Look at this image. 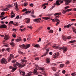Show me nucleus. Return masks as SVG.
<instances>
[{"instance_id":"9d476101","label":"nucleus","mask_w":76,"mask_h":76,"mask_svg":"<svg viewBox=\"0 0 76 76\" xmlns=\"http://www.w3.org/2000/svg\"><path fill=\"white\" fill-rule=\"evenodd\" d=\"M26 22V23H28L31 22V19L29 18H27L25 19Z\"/></svg>"},{"instance_id":"412c9836","label":"nucleus","mask_w":76,"mask_h":76,"mask_svg":"<svg viewBox=\"0 0 76 76\" xmlns=\"http://www.w3.org/2000/svg\"><path fill=\"white\" fill-rule=\"evenodd\" d=\"M42 18L43 19H45V20H48V19H50V18H48L47 17H42Z\"/></svg>"},{"instance_id":"f8f14e48","label":"nucleus","mask_w":76,"mask_h":76,"mask_svg":"<svg viewBox=\"0 0 76 76\" xmlns=\"http://www.w3.org/2000/svg\"><path fill=\"white\" fill-rule=\"evenodd\" d=\"M7 26L6 24H3L0 26V28H6Z\"/></svg>"},{"instance_id":"423d86ee","label":"nucleus","mask_w":76,"mask_h":76,"mask_svg":"<svg viewBox=\"0 0 76 76\" xmlns=\"http://www.w3.org/2000/svg\"><path fill=\"white\" fill-rule=\"evenodd\" d=\"M22 64H23V63H21V64H20L19 62H17V66L19 67L22 68V67H25V66H26V64H23L22 65Z\"/></svg>"},{"instance_id":"4be33fe9","label":"nucleus","mask_w":76,"mask_h":76,"mask_svg":"<svg viewBox=\"0 0 76 76\" xmlns=\"http://www.w3.org/2000/svg\"><path fill=\"white\" fill-rule=\"evenodd\" d=\"M32 73V72H28L26 76H31V75Z\"/></svg>"},{"instance_id":"603ef678","label":"nucleus","mask_w":76,"mask_h":76,"mask_svg":"<svg viewBox=\"0 0 76 76\" xmlns=\"http://www.w3.org/2000/svg\"><path fill=\"white\" fill-rule=\"evenodd\" d=\"M30 6L31 7H33V6H34V5H33V4H30Z\"/></svg>"},{"instance_id":"b1692460","label":"nucleus","mask_w":76,"mask_h":76,"mask_svg":"<svg viewBox=\"0 0 76 76\" xmlns=\"http://www.w3.org/2000/svg\"><path fill=\"white\" fill-rule=\"evenodd\" d=\"M21 61L22 62H25V64H26V62H27V61H28V60L25 59H21Z\"/></svg>"},{"instance_id":"a18cd8bd","label":"nucleus","mask_w":76,"mask_h":76,"mask_svg":"<svg viewBox=\"0 0 76 76\" xmlns=\"http://www.w3.org/2000/svg\"><path fill=\"white\" fill-rule=\"evenodd\" d=\"M7 18V16H6L5 17H4L3 18H1V20H3V19H5V18Z\"/></svg>"},{"instance_id":"ddd939ff","label":"nucleus","mask_w":76,"mask_h":76,"mask_svg":"<svg viewBox=\"0 0 76 76\" xmlns=\"http://www.w3.org/2000/svg\"><path fill=\"white\" fill-rule=\"evenodd\" d=\"M59 54L58 52L56 53H55V55L53 56V58H57V56H59Z\"/></svg>"},{"instance_id":"09e8293b","label":"nucleus","mask_w":76,"mask_h":76,"mask_svg":"<svg viewBox=\"0 0 76 76\" xmlns=\"http://www.w3.org/2000/svg\"><path fill=\"white\" fill-rule=\"evenodd\" d=\"M25 28H24V29H22L21 28H20V30L21 31H25Z\"/></svg>"},{"instance_id":"e433bc0d","label":"nucleus","mask_w":76,"mask_h":76,"mask_svg":"<svg viewBox=\"0 0 76 76\" xmlns=\"http://www.w3.org/2000/svg\"><path fill=\"white\" fill-rule=\"evenodd\" d=\"M13 21H10L9 23V25H10V23H12V24H13Z\"/></svg>"},{"instance_id":"2eb2a0df","label":"nucleus","mask_w":76,"mask_h":76,"mask_svg":"<svg viewBox=\"0 0 76 76\" xmlns=\"http://www.w3.org/2000/svg\"><path fill=\"white\" fill-rule=\"evenodd\" d=\"M62 39H63V40H64V41H66V39H67V37H66V36L64 35H62Z\"/></svg>"},{"instance_id":"39448f33","label":"nucleus","mask_w":76,"mask_h":76,"mask_svg":"<svg viewBox=\"0 0 76 76\" xmlns=\"http://www.w3.org/2000/svg\"><path fill=\"white\" fill-rule=\"evenodd\" d=\"M21 48H24V49H27L29 47H30V44H27L26 45H21L20 46Z\"/></svg>"},{"instance_id":"ea45409f","label":"nucleus","mask_w":76,"mask_h":76,"mask_svg":"<svg viewBox=\"0 0 76 76\" xmlns=\"http://www.w3.org/2000/svg\"><path fill=\"white\" fill-rule=\"evenodd\" d=\"M76 42V40H72L69 42L71 43H73V42Z\"/></svg>"},{"instance_id":"5701e85b","label":"nucleus","mask_w":76,"mask_h":76,"mask_svg":"<svg viewBox=\"0 0 76 76\" xmlns=\"http://www.w3.org/2000/svg\"><path fill=\"white\" fill-rule=\"evenodd\" d=\"M41 19V18H37L36 19H35L34 20H35V21H37V22H39V20H40Z\"/></svg>"},{"instance_id":"7c9ffc66","label":"nucleus","mask_w":76,"mask_h":76,"mask_svg":"<svg viewBox=\"0 0 76 76\" xmlns=\"http://www.w3.org/2000/svg\"><path fill=\"white\" fill-rule=\"evenodd\" d=\"M2 10H3L4 11H6L7 10H9V9L8 8H4L2 9Z\"/></svg>"},{"instance_id":"13d9d810","label":"nucleus","mask_w":76,"mask_h":76,"mask_svg":"<svg viewBox=\"0 0 76 76\" xmlns=\"http://www.w3.org/2000/svg\"><path fill=\"white\" fill-rule=\"evenodd\" d=\"M51 20H52L53 22H56V20H54V19H51Z\"/></svg>"},{"instance_id":"6ab92c4d","label":"nucleus","mask_w":76,"mask_h":76,"mask_svg":"<svg viewBox=\"0 0 76 76\" xmlns=\"http://www.w3.org/2000/svg\"><path fill=\"white\" fill-rule=\"evenodd\" d=\"M13 6V5L10 4L8 5L7 7H6L7 8H11V7H12Z\"/></svg>"},{"instance_id":"bf43d9fd","label":"nucleus","mask_w":76,"mask_h":76,"mask_svg":"<svg viewBox=\"0 0 76 76\" xmlns=\"http://www.w3.org/2000/svg\"><path fill=\"white\" fill-rule=\"evenodd\" d=\"M24 6H27L28 5V4L27 3H25L24 4Z\"/></svg>"},{"instance_id":"4468645a","label":"nucleus","mask_w":76,"mask_h":76,"mask_svg":"<svg viewBox=\"0 0 76 76\" xmlns=\"http://www.w3.org/2000/svg\"><path fill=\"white\" fill-rule=\"evenodd\" d=\"M15 6L16 7L15 9L16 10H18L19 9H18V3L17 2H16L14 4Z\"/></svg>"},{"instance_id":"052dcab7","label":"nucleus","mask_w":76,"mask_h":76,"mask_svg":"<svg viewBox=\"0 0 76 76\" xmlns=\"http://www.w3.org/2000/svg\"><path fill=\"white\" fill-rule=\"evenodd\" d=\"M71 20L72 21H75V20H76V19H71Z\"/></svg>"},{"instance_id":"0eeeda50","label":"nucleus","mask_w":76,"mask_h":76,"mask_svg":"<svg viewBox=\"0 0 76 76\" xmlns=\"http://www.w3.org/2000/svg\"><path fill=\"white\" fill-rule=\"evenodd\" d=\"M1 64H6L7 63V60L5 58H3L1 59Z\"/></svg>"},{"instance_id":"49530a36","label":"nucleus","mask_w":76,"mask_h":76,"mask_svg":"<svg viewBox=\"0 0 76 76\" xmlns=\"http://www.w3.org/2000/svg\"><path fill=\"white\" fill-rule=\"evenodd\" d=\"M60 67H64V64H61L60 65Z\"/></svg>"},{"instance_id":"473e14b6","label":"nucleus","mask_w":76,"mask_h":76,"mask_svg":"<svg viewBox=\"0 0 76 76\" xmlns=\"http://www.w3.org/2000/svg\"><path fill=\"white\" fill-rule=\"evenodd\" d=\"M17 62V61L16 60H13L12 61V63H15L16 62Z\"/></svg>"},{"instance_id":"cd10ccee","label":"nucleus","mask_w":76,"mask_h":76,"mask_svg":"<svg viewBox=\"0 0 76 76\" xmlns=\"http://www.w3.org/2000/svg\"><path fill=\"white\" fill-rule=\"evenodd\" d=\"M10 45H11L12 46V47H14V46H15V43L14 42H12L11 43H10Z\"/></svg>"},{"instance_id":"4d7b16f0","label":"nucleus","mask_w":76,"mask_h":76,"mask_svg":"<svg viewBox=\"0 0 76 76\" xmlns=\"http://www.w3.org/2000/svg\"><path fill=\"white\" fill-rule=\"evenodd\" d=\"M56 44H55V45H53L52 46V47H53V48H54V47H56Z\"/></svg>"},{"instance_id":"69168bd1","label":"nucleus","mask_w":76,"mask_h":76,"mask_svg":"<svg viewBox=\"0 0 76 76\" xmlns=\"http://www.w3.org/2000/svg\"><path fill=\"white\" fill-rule=\"evenodd\" d=\"M59 23H60L59 22H57V23L56 24V26H58V25Z\"/></svg>"},{"instance_id":"7ed1b4c3","label":"nucleus","mask_w":76,"mask_h":76,"mask_svg":"<svg viewBox=\"0 0 76 76\" xmlns=\"http://www.w3.org/2000/svg\"><path fill=\"white\" fill-rule=\"evenodd\" d=\"M13 67H12V66H10L9 67V69H12V72H14V71H15L16 69H17V62L15 63V64H13Z\"/></svg>"},{"instance_id":"680f3d73","label":"nucleus","mask_w":76,"mask_h":76,"mask_svg":"<svg viewBox=\"0 0 76 76\" xmlns=\"http://www.w3.org/2000/svg\"><path fill=\"white\" fill-rule=\"evenodd\" d=\"M41 38L40 37L39 38V41H38V42H39V41L40 42H41Z\"/></svg>"},{"instance_id":"c85d7f7f","label":"nucleus","mask_w":76,"mask_h":76,"mask_svg":"<svg viewBox=\"0 0 76 76\" xmlns=\"http://www.w3.org/2000/svg\"><path fill=\"white\" fill-rule=\"evenodd\" d=\"M11 58H14V56H13V54H10V57Z\"/></svg>"},{"instance_id":"f257e3e1","label":"nucleus","mask_w":76,"mask_h":76,"mask_svg":"<svg viewBox=\"0 0 76 76\" xmlns=\"http://www.w3.org/2000/svg\"><path fill=\"white\" fill-rule=\"evenodd\" d=\"M63 1H64L66 4L67 5L69 4L70 2H71L72 0H59V1H57L56 2L55 5L59 6L61 3H63Z\"/></svg>"},{"instance_id":"393cba45","label":"nucleus","mask_w":76,"mask_h":76,"mask_svg":"<svg viewBox=\"0 0 76 76\" xmlns=\"http://www.w3.org/2000/svg\"><path fill=\"white\" fill-rule=\"evenodd\" d=\"M4 15V12H3L1 13V16H0L1 18H3L4 17V16H3V15Z\"/></svg>"},{"instance_id":"a211bd4d","label":"nucleus","mask_w":76,"mask_h":76,"mask_svg":"<svg viewBox=\"0 0 76 76\" xmlns=\"http://www.w3.org/2000/svg\"><path fill=\"white\" fill-rule=\"evenodd\" d=\"M72 25V24H69V25L65 26H64V28H69L70 27V26H71Z\"/></svg>"},{"instance_id":"5fc2aeb1","label":"nucleus","mask_w":76,"mask_h":76,"mask_svg":"<svg viewBox=\"0 0 76 76\" xmlns=\"http://www.w3.org/2000/svg\"><path fill=\"white\" fill-rule=\"evenodd\" d=\"M13 25H15V26H18V23H16V24H15L13 23Z\"/></svg>"},{"instance_id":"c03bdc74","label":"nucleus","mask_w":76,"mask_h":76,"mask_svg":"<svg viewBox=\"0 0 76 76\" xmlns=\"http://www.w3.org/2000/svg\"><path fill=\"white\" fill-rule=\"evenodd\" d=\"M55 76H59V74L58 72H56V74H55Z\"/></svg>"},{"instance_id":"f704fd0d","label":"nucleus","mask_w":76,"mask_h":76,"mask_svg":"<svg viewBox=\"0 0 76 76\" xmlns=\"http://www.w3.org/2000/svg\"><path fill=\"white\" fill-rule=\"evenodd\" d=\"M53 32H54V31H53V30H50L49 31V33H53Z\"/></svg>"},{"instance_id":"9b49d317","label":"nucleus","mask_w":76,"mask_h":76,"mask_svg":"<svg viewBox=\"0 0 76 76\" xmlns=\"http://www.w3.org/2000/svg\"><path fill=\"white\" fill-rule=\"evenodd\" d=\"M10 38V36L9 35H6L4 36V39L5 40H7L8 39H9Z\"/></svg>"},{"instance_id":"de8ad7c7","label":"nucleus","mask_w":76,"mask_h":76,"mask_svg":"<svg viewBox=\"0 0 76 76\" xmlns=\"http://www.w3.org/2000/svg\"><path fill=\"white\" fill-rule=\"evenodd\" d=\"M69 7L67 6L65 7V10H66V9H69Z\"/></svg>"},{"instance_id":"f03ea898","label":"nucleus","mask_w":76,"mask_h":76,"mask_svg":"<svg viewBox=\"0 0 76 76\" xmlns=\"http://www.w3.org/2000/svg\"><path fill=\"white\" fill-rule=\"evenodd\" d=\"M38 65H36V68L34 69L33 71V73L35 74L36 75H37L38 74V72H37V70L38 69H38L39 70H44V67H39L38 66Z\"/></svg>"},{"instance_id":"aec40b11","label":"nucleus","mask_w":76,"mask_h":76,"mask_svg":"<svg viewBox=\"0 0 76 76\" xmlns=\"http://www.w3.org/2000/svg\"><path fill=\"white\" fill-rule=\"evenodd\" d=\"M20 73V74L22 75L23 76H25V72L21 71Z\"/></svg>"},{"instance_id":"a878e982","label":"nucleus","mask_w":76,"mask_h":76,"mask_svg":"<svg viewBox=\"0 0 76 76\" xmlns=\"http://www.w3.org/2000/svg\"><path fill=\"white\" fill-rule=\"evenodd\" d=\"M46 63H50V58H47L46 59Z\"/></svg>"},{"instance_id":"2f4dec72","label":"nucleus","mask_w":76,"mask_h":76,"mask_svg":"<svg viewBox=\"0 0 76 76\" xmlns=\"http://www.w3.org/2000/svg\"><path fill=\"white\" fill-rule=\"evenodd\" d=\"M34 47L37 48H38V47H39V45L38 44H36L34 45Z\"/></svg>"},{"instance_id":"e2e57ef3","label":"nucleus","mask_w":76,"mask_h":76,"mask_svg":"<svg viewBox=\"0 0 76 76\" xmlns=\"http://www.w3.org/2000/svg\"><path fill=\"white\" fill-rule=\"evenodd\" d=\"M40 29H41V28H39L37 30V31H38L39 30H40Z\"/></svg>"},{"instance_id":"72a5a7b5","label":"nucleus","mask_w":76,"mask_h":76,"mask_svg":"<svg viewBox=\"0 0 76 76\" xmlns=\"http://www.w3.org/2000/svg\"><path fill=\"white\" fill-rule=\"evenodd\" d=\"M71 75L72 76H75L76 75V72L74 73H72Z\"/></svg>"},{"instance_id":"1a4fd4ad","label":"nucleus","mask_w":76,"mask_h":76,"mask_svg":"<svg viewBox=\"0 0 76 76\" xmlns=\"http://www.w3.org/2000/svg\"><path fill=\"white\" fill-rule=\"evenodd\" d=\"M72 10V9H68L66 10H63L62 12V13L63 14H65L66 12H70Z\"/></svg>"},{"instance_id":"bb28decb","label":"nucleus","mask_w":76,"mask_h":76,"mask_svg":"<svg viewBox=\"0 0 76 76\" xmlns=\"http://www.w3.org/2000/svg\"><path fill=\"white\" fill-rule=\"evenodd\" d=\"M31 11H27L24 13V15H26V14H28V13H29L31 12Z\"/></svg>"},{"instance_id":"864d4df0","label":"nucleus","mask_w":76,"mask_h":76,"mask_svg":"<svg viewBox=\"0 0 76 76\" xmlns=\"http://www.w3.org/2000/svg\"><path fill=\"white\" fill-rule=\"evenodd\" d=\"M56 22H60V20H58V19H57L56 21Z\"/></svg>"},{"instance_id":"58836bf2","label":"nucleus","mask_w":76,"mask_h":76,"mask_svg":"<svg viewBox=\"0 0 76 76\" xmlns=\"http://www.w3.org/2000/svg\"><path fill=\"white\" fill-rule=\"evenodd\" d=\"M12 37H13L14 38H16V35L15 34H12Z\"/></svg>"},{"instance_id":"6e6d98bb","label":"nucleus","mask_w":76,"mask_h":76,"mask_svg":"<svg viewBox=\"0 0 76 76\" xmlns=\"http://www.w3.org/2000/svg\"><path fill=\"white\" fill-rule=\"evenodd\" d=\"M39 58L37 57H36L35 58V59L36 60H39Z\"/></svg>"},{"instance_id":"8fccbe9b","label":"nucleus","mask_w":76,"mask_h":76,"mask_svg":"<svg viewBox=\"0 0 76 76\" xmlns=\"http://www.w3.org/2000/svg\"><path fill=\"white\" fill-rule=\"evenodd\" d=\"M62 72L63 74H65V73H66V71L65 70H64L62 71Z\"/></svg>"},{"instance_id":"4c0bfd02","label":"nucleus","mask_w":76,"mask_h":76,"mask_svg":"<svg viewBox=\"0 0 76 76\" xmlns=\"http://www.w3.org/2000/svg\"><path fill=\"white\" fill-rule=\"evenodd\" d=\"M71 37L70 36H68L66 37V39H71Z\"/></svg>"},{"instance_id":"0e129e2a","label":"nucleus","mask_w":76,"mask_h":76,"mask_svg":"<svg viewBox=\"0 0 76 76\" xmlns=\"http://www.w3.org/2000/svg\"><path fill=\"white\" fill-rule=\"evenodd\" d=\"M66 64H69V61H67L66 63Z\"/></svg>"},{"instance_id":"37998d69","label":"nucleus","mask_w":76,"mask_h":76,"mask_svg":"<svg viewBox=\"0 0 76 76\" xmlns=\"http://www.w3.org/2000/svg\"><path fill=\"white\" fill-rule=\"evenodd\" d=\"M23 12H26V11H27V9L26 8L22 10Z\"/></svg>"},{"instance_id":"c9c22d12","label":"nucleus","mask_w":76,"mask_h":76,"mask_svg":"<svg viewBox=\"0 0 76 76\" xmlns=\"http://www.w3.org/2000/svg\"><path fill=\"white\" fill-rule=\"evenodd\" d=\"M8 62H10L11 60H12V58L11 57H10L8 58Z\"/></svg>"},{"instance_id":"c756f323","label":"nucleus","mask_w":76,"mask_h":76,"mask_svg":"<svg viewBox=\"0 0 76 76\" xmlns=\"http://www.w3.org/2000/svg\"><path fill=\"white\" fill-rule=\"evenodd\" d=\"M52 69L54 72H56V71L57 70V69H56V67H53L52 68Z\"/></svg>"},{"instance_id":"3c124183","label":"nucleus","mask_w":76,"mask_h":76,"mask_svg":"<svg viewBox=\"0 0 76 76\" xmlns=\"http://www.w3.org/2000/svg\"><path fill=\"white\" fill-rule=\"evenodd\" d=\"M19 18V15H18L16 16L15 19H18Z\"/></svg>"},{"instance_id":"79ce46f5","label":"nucleus","mask_w":76,"mask_h":76,"mask_svg":"<svg viewBox=\"0 0 76 76\" xmlns=\"http://www.w3.org/2000/svg\"><path fill=\"white\" fill-rule=\"evenodd\" d=\"M72 29L73 31V32H75V33L76 32V29L74 28H73Z\"/></svg>"},{"instance_id":"dca6fc26","label":"nucleus","mask_w":76,"mask_h":76,"mask_svg":"<svg viewBox=\"0 0 76 76\" xmlns=\"http://www.w3.org/2000/svg\"><path fill=\"white\" fill-rule=\"evenodd\" d=\"M16 41L17 42H19L20 41H22V39L21 38V37H19V39H15Z\"/></svg>"},{"instance_id":"6e6552de","label":"nucleus","mask_w":76,"mask_h":76,"mask_svg":"<svg viewBox=\"0 0 76 76\" xmlns=\"http://www.w3.org/2000/svg\"><path fill=\"white\" fill-rule=\"evenodd\" d=\"M46 52L44 55H42L41 57H44L47 54H48L49 52V48H47L46 49Z\"/></svg>"},{"instance_id":"f3484780","label":"nucleus","mask_w":76,"mask_h":76,"mask_svg":"<svg viewBox=\"0 0 76 76\" xmlns=\"http://www.w3.org/2000/svg\"><path fill=\"white\" fill-rule=\"evenodd\" d=\"M45 5H48V3H45L42 5V7H44H44H43L44 9H45L46 8V6H45Z\"/></svg>"},{"instance_id":"774afa93","label":"nucleus","mask_w":76,"mask_h":76,"mask_svg":"<svg viewBox=\"0 0 76 76\" xmlns=\"http://www.w3.org/2000/svg\"><path fill=\"white\" fill-rule=\"evenodd\" d=\"M49 54L50 55H52V54H53V53H52L51 52H50L49 53Z\"/></svg>"},{"instance_id":"a19ab883","label":"nucleus","mask_w":76,"mask_h":76,"mask_svg":"<svg viewBox=\"0 0 76 76\" xmlns=\"http://www.w3.org/2000/svg\"><path fill=\"white\" fill-rule=\"evenodd\" d=\"M15 14H14L13 15H12L11 16V19H12V18H14V17H15Z\"/></svg>"},{"instance_id":"338daca9","label":"nucleus","mask_w":76,"mask_h":76,"mask_svg":"<svg viewBox=\"0 0 76 76\" xmlns=\"http://www.w3.org/2000/svg\"><path fill=\"white\" fill-rule=\"evenodd\" d=\"M23 41H24V42H25L26 41V38H24L23 39Z\"/></svg>"},{"instance_id":"20e7f679","label":"nucleus","mask_w":76,"mask_h":76,"mask_svg":"<svg viewBox=\"0 0 76 76\" xmlns=\"http://www.w3.org/2000/svg\"><path fill=\"white\" fill-rule=\"evenodd\" d=\"M55 48L56 49L58 48V49H59V50H63V53H66V51H67V48L66 47L64 46L59 48H58V47H57Z\"/></svg>"}]
</instances>
